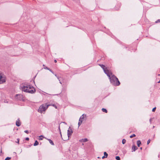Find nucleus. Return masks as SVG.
<instances>
[{
  "label": "nucleus",
  "instance_id": "obj_1",
  "mask_svg": "<svg viewBox=\"0 0 160 160\" xmlns=\"http://www.w3.org/2000/svg\"><path fill=\"white\" fill-rule=\"evenodd\" d=\"M22 91L30 93H34L36 91L33 87L30 85H21L20 86Z\"/></svg>",
  "mask_w": 160,
  "mask_h": 160
},
{
  "label": "nucleus",
  "instance_id": "obj_2",
  "mask_svg": "<svg viewBox=\"0 0 160 160\" xmlns=\"http://www.w3.org/2000/svg\"><path fill=\"white\" fill-rule=\"evenodd\" d=\"M109 76L108 77L111 83L116 86H119L120 85V82L118 78L114 75H112L111 72L109 73Z\"/></svg>",
  "mask_w": 160,
  "mask_h": 160
},
{
  "label": "nucleus",
  "instance_id": "obj_3",
  "mask_svg": "<svg viewBox=\"0 0 160 160\" xmlns=\"http://www.w3.org/2000/svg\"><path fill=\"white\" fill-rule=\"evenodd\" d=\"M50 105L42 104L40 106L38 109V112L42 113L43 112H45Z\"/></svg>",
  "mask_w": 160,
  "mask_h": 160
},
{
  "label": "nucleus",
  "instance_id": "obj_4",
  "mask_svg": "<svg viewBox=\"0 0 160 160\" xmlns=\"http://www.w3.org/2000/svg\"><path fill=\"white\" fill-rule=\"evenodd\" d=\"M6 77L0 72V84L5 82L6 81Z\"/></svg>",
  "mask_w": 160,
  "mask_h": 160
},
{
  "label": "nucleus",
  "instance_id": "obj_5",
  "mask_svg": "<svg viewBox=\"0 0 160 160\" xmlns=\"http://www.w3.org/2000/svg\"><path fill=\"white\" fill-rule=\"evenodd\" d=\"M99 65L103 69L104 73L107 74V76L109 77V73L111 72L108 70L106 68H105V66L104 65H103V64H99Z\"/></svg>",
  "mask_w": 160,
  "mask_h": 160
},
{
  "label": "nucleus",
  "instance_id": "obj_6",
  "mask_svg": "<svg viewBox=\"0 0 160 160\" xmlns=\"http://www.w3.org/2000/svg\"><path fill=\"white\" fill-rule=\"evenodd\" d=\"M24 96L22 94H16L15 98L19 100L24 101Z\"/></svg>",
  "mask_w": 160,
  "mask_h": 160
},
{
  "label": "nucleus",
  "instance_id": "obj_7",
  "mask_svg": "<svg viewBox=\"0 0 160 160\" xmlns=\"http://www.w3.org/2000/svg\"><path fill=\"white\" fill-rule=\"evenodd\" d=\"M73 132V131L72 130L70 129V127L69 128L68 130V138H69V137L72 135V133Z\"/></svg>",
  "mask_w": 160,
  "mask_h": 160
},
{
  "label": "nucleus",
  "instance_id": "obj_8",
  "mask_svg": "<svg viewBox=\"0 0 160 160\" xmlns=\"http://www.w3.org/2000/svg\"><path fill=\"white\" fill-rule=\"evenodd\" d=\"M16 125L18 127L20 126L21 125V123L20 122V120L19 118H18L17 120L16 121Z\"/></svg>",
  "mask_w": 160,
  "mask_h": 160
},
{
  "label": "nucleus",
  "instance_id": "obj_9",
  "mask_svg": "<svg viewBox=\"0 0 160 160\" xmlns=\"http://www.w3.org/2000/svg\"><path fill=\"white\" fill-rule=\"evenodd\" d=\"M88 141V140L87 138H84L81 139L79 140V141L81 142H85Z\"/></svg>",
  "mask_w": 160,
  "mask_h": 160
},
{
  "label": "nucleus",
  "instance_id": "obj_10",
  "mask_svg": "<svg viewBox=\"0 0 160 160\" xmlns=\"http://www.w3.org/2000/svg\"><path fill=\"white\" fill-rule=\"evenodd\" d=\"M132 149L133 150V151H135L138 149V148L135 145L132 146Z\"/></svg>",
  "mask_w": 160,
  "mask_h": 160
},
{
  "label": "nucleus",
  "instance_id": "obj_11",
  "mask_svg": "<svg viewBox=\"0 0 160 160\" xmlns=\"http://www.w3.org/2000/svg\"><path fill=\"white\" fill-rule=\"evenodd\" d=\"M48 140L49 141V143L52 145H54V143L53 142V141L50 139H48Z\"/></svg>",
  "mask_w": 160,
  "mask_h": 160
},
{
  "label": "nucleus",
  "instance_id": "obj_12",
  "mask_svg": "<svg viewBox=\"0 0 160 160\" xmlns=\"http://www.w3.org/2000/svg\"><path fill=\"white\" fill-rule=\"evenodd\" d=\"M137 144L138 147H139L141 144V142L140 140H138L137 141Z\"/></svg>",
  "mask_w": 160,
  "mask_h": 160
},
{
  "label": "nucleus",
  "instance_id": "obj_13",
  "mask_svg": "<svg viewBox=\"0 0 160 160\" xmlns=\"http://www.w3.org/2000/svg\"><path fill=\"white\" fill-rule=\"evenodd\" d=\"M38 144L39 143H38V141L37 140H36L34 144L33 145L34 146H37L38 145Z\"/></svg>",
  "mask_w": 160,
  "mask_h": 160
},
{
  "label": "nucleus",
  "instance_id": "obj_14",
  "mask_svg": "<svg viewBox=\"0 0 160 160\" xmlns=\"http://www.w3.org/2000/svg\"><path fill=\"white\" fill-rule=\"evenodd\" d=\"M102 111L104 112H105L106 113L107 112V110L105 108H102Z\"/></svg>",
  "mask_w": 160,
  "mask_h": 160
},
{
  "label": "nucleus",
  "instance_id": "obj_15",
  "mask_svg": "<svg viewBox=\"0 0 160 160\" xmlns=\"http://www.w3.org/2000/svg\"><path fill=\"white\" fill-rule=\"evenodd\" d=\"M84 116L83 114L82 116H81L79 118V121H80L81 120H82L83 119Z\"/></svg>",
  "mask_w": 160,
  "mask_h": 160
},
{
  "label": "nucleus",
  "instance_id": "obj_16",
  "mask_svg": "<svg viewBox=\"0 0 160 160\" xmlns=\"http://www.w3.org/2000/svg\"><path fill=\"white\" fill-rule=\"evenodd\" d=\"M126 142V140L124 139H123L122 140V142L123 144H124Z\"/></svg>",
  "mask_w": 160,
  "mask_h": 160
},
{
  "label": "nucleus",
  "instance_id": "obj_17",
  "mask_svg": "<svg viewBox=\"0 0 160 160\" xmlns=\"http://www.w3.org/2000/svg\"><path fill=\"white\" fill-rule=\"evenodd\" d=\"M104 156H105L106 158H107L108 156V154L106 152H104Z\"/></svg>",
  "mask_w": 160,
  "mask_h": 160
},
{
  "label": "nucleus",
  "instance_id": "obj_18",
  "mask_svg": "<svg viewBox=\"0 0 160 160\" xmlns=\"http://www.w3.org/2000/svg\"><path fill=\"white\" fill-rule=\"evenodd\" d=\"M51 105L50 106H53L55 108L57 109V106L55 104H50Z\"/></svg>",
  "mask_w": 160,
  "mask_h": 160
},
{
  "label": "nucleus",
  "instance_id": "obj_19",
  "mask_svg": "<svg viewBox=\"0 0 160 160\" xmlns=\"http://www.w3.org/2000/svg\"><path fill=\"white\" fill-rule=\"evenodd\" d=\"M135 136H136L134 134H133L132 135H131L130 136V138H132L133 137H135Z\"/></svg>",
  "mask_w": 160,
  "mask_h": 160
},
{
  "label": "nucleus",
  "instance_id": "obj_20",
  "mask_svg": "<svg viewBox=\"0 0 160 160\" xmlns=\"http://www.w3.org/2000/svg\"><path fill=\"white\" fill-rule=\"evenodd\" d=\"M115 158L117 160H120V158L119 156H116Z\"/></svg>",
  "mask_w": 160,
  "mask_h": 160
},
{
  "label": "nucleus",
  "instance_id": "obj_21",
  "mask_svg": "<svg viewBox=\"0 0 160 160\" xmlns=\"http://www.w3.org/2000/svg\"><path fill=\"white\" fill-rule=\"evenodd\" d=\"M82 122V121H81V122L79 121V122L78 123V126L79 127L81 124Z\"/></svg>",
  "mask_w": 160,
  "mask_h": 160
},
{
  "label": "nucleus",
  "instance_id": "obj_22",
  "mask_svg": "<svg viewBox=\"0 0 160 160\" xmlns=\"http://www.w3.org/2000/svg\"><path fill=\"white\" fill-rule=\"evenodd\" d=\"M11 158L10 157H7L5 159V160H9Z\"/></svg>",
  "mask_w": 160,
  "mask_h": 160
},
{
  "label": "nucleus",
  "instance_id": "obj_23",
  "mask_svg": "<svg viewBox=\"0 0 160 160\" xmlns=\"http://www.w3.org/2000/svg\"><path fill=\"white\" fill-rule=\"evenodd\" d=\"M17 141H16V142L19 144V138H18L17 139Z\"/></svg>",
  "mask_w": 160,
  "mask_h": 160
},
{
  "label": "nucleus",
  "instance_id": "obj_24",
  "mask_svg": "<svg viewBox=\"0 0 160 160\" xmlns=\"http://www.w3.org/2000/svg\"><path fill=\"white\" fill-rule=\"evenodd\" d=\"M156 107H155V108H153L152 109V111L153 112H155V110H156Z\"/></svg>",
  "mask_w": 160,
  "mask_h": 160
},
{
  "label": "nucleus",
  "instance_id": "obj_25",
  "mask_svg": "<svg viewBox=\"0 0 160 160\" xmlns=\"http://www.w3.org/2000/svg\"><path fill=\"white\" fill-rule=\"evenodd\" d=\"M24 132L27 134L29 133V131L28 130H25L24 131Z\"/></svg>",
  "mask_w": 160,
  "mask_h": 160
},
{
  "label": "nucleus",
  "instance_id": "obj_26",
  "mask_svg": "<svg viewBox=\"0 0 160 160\" xmlns=\"http://www.w3.org/2000/svg\"><path fill=\"white\" fill-rule=\"evenodd\" d=\"M150 139H149L147 141V144H148L150 143Z\"/></svg>",
  "mask_w": 160,
  "mask_h": 160
},
{
  "label": "nucleus",
  "instance_id": "obj_27",
  "mask_svg": "<svg viewBox=\"0 0 160 160\" xmlns=\"http://www.w3.org/2000/svg\"><path fill=\"white\" fill-rule=\"evenodd\" d=\"M50 72H51L53 74H54V72H53V71L51 69H50L49 68V70H48Z\"/></svg>",
  "mask_w": 160,
  "mask_h": 160
},
{
  "label": "nucleus",
  "instance_id": "obj_28",
  "mask_svg": "<svg viewBox=\"0 0 160 160\" xmlns=\"http://www.w3.org/2000/svg\"><path fill=\"white\" fill-rule=\"evenodd\" d=\"M45 69H47L48 70H49V68L47 67H45L44 68Z\"/></svg>",
  "mask_w": 160,
  "mask_h": 160
},
{
  "label": "nucleus",
  "instance_id": "obj_29",
  "mask_svg": "<svg viewBox=\"0 0 160 160\" xmlns=\"http://www.w3.org/2000/svg\"><path fill=\"white\" fill-rule=\"evenodd\" d=\"M159 22H160V19H158L156 22V23Z\"/></svg>",
  "mask_w": 160,
  "mask_h": 160
},
{
  "label": "nucleus",
  "instance_id": "obj_30",
  "mask_svg": "<svg viewBox=\"0 0 160 160\" xmlns=\"http://www.w3.org/2000/svg\"><path fill=\"white\" fill-rule=\"evenodd\" d=\"M152 118H151L149 120V122H150V124H151L152 123Z\"/></svg>",
  "mask_w": 160,
  "mask_h": 160
},
{
  "label": "nucleus",
  "instance_id": "obj_31",
  "mask_svg": "<svg viewBox=\"0 0 160 160\" xmlns=\"http://www.w3.org/2000/svg\"><path fill=\"white\" fill-rule=\"evenodd\" d=\"M25 139L26 140L28 141L29 140V138L27 137Z\"/></svg>",
  "mask_w": 160,
  "mask_h": 160
},
{
  "label": "nucleus",
  "instance_id": "obj_32",
  "mask_svg": "<svg viewBox=\"0 0 160 160\" xmlns=\"http://www.w3.org/2000/svg\"><path fill=\"white\" fill-rule=\"evenodd\" d=\"M106 158L105 156H103L102 157V159H104V158Z\"/></svg>",
  "mask_w": 160,
  "mask_h": 160
},
{
  "label": "nucleus",
  "instance_id": "obj_33",
  "mask_svg": "<svg viewBox=\"0 0 160 160\" xmlns=\"http://www.w3.org/2000/svg\"><path fill=\"white\" fill-rule=\"evenodd\" d=\"M55 76H56V77L58 79H59V77H58L57 76V75H56V74H55Z\"/></svg>",
  "mask_w": 160,
  "mask_h": 160
},
{
  "label": "nucleus",
  "instance_id": "obj_34",
  "mask_svg": "<svg viewBox=\"0 0 160 160\" xmlns=\"http://www.w3.org/2000/svg\"><path fill=\"white\" fill-rule=\"evenodd\" d=\"M59 82L60 83H61V84H62V83L60 81V80H59Z\"/></svg>",
  "mask_w": 160,
  "mask_h": 160
},
{
  "label": "nucleus",
  "instance_id": "obj_35",
  "mask_svg": "<svg viewBox=\"0 0 160 160\" xmlns=\"http://www.w3.org/2000/svg\"><path fill=\"white\" fill-rule=\"evenodd\" d=\"M54 62H57V60H54Z\"/></svg>",
  "mask_w": 160,
  "mask_h": 160
},
{
  "label": "nucleus",
  "instance_id": "obj_36",
  "mask_svg": "<svg viewBox=\"0 0 160 160\" xmlns=\"http://www.w3.org/2000/svg\"><path fill=\"white\" fill-rule=\"evenodd\" d=\"M58 128H59V130H60V126H59Z\"/></svg>",
  "mask_w": 160,
  "mask_h": 160
},
{
  "label": "nucleus",
  "instance_id": "obj_37",
  "mask_svg": "<svg viewBox=\"0 0 160 160\" xmlns=\"http://www.w3.org/2000/svg\"><path fill=\"white\" fill-rule=\"evenodd\" d=\"M40 137H43V136H42V135H41V136H40Z\"/></svg>",
  "mask_w": 160,
  "mask_h": 160
},
{
  "label": "nucleus",
  "instance_id": "obj_38",
  "mask_svg": "<svg viewBox=\"0 0 160 160\" xmlns=\"http://www.w3.org/2000/svg\"><path fill=\"white\" fill-rule=\"evenodd\" d=\"M140 149L142 150V148L141 147L140 148Z\"/></svg>",
  "mask_w": 160,
  "mask_h": 160
},
{
  "label": "nucleus",
  "instance_id": "obj_39",
  "mask_svg": "<svg viewBox=\"0 0 160 160\" xmlns=\"http://www.w3.org/2000/svg\"><path fill=\"white\" fill-rule=\"evenodd\" d=\"M42 138H39V140H42Z\"/></svg>",
  "mask_w": 160,
  "mask_h": 160
},
{
  "label": "nucleus",
  "instance_id": "obj_40",
  "mask_svg": "<svg viewBox=\"0 0 160 160\" xmlns=\"http://www.w3.org/2000/svg\"><path fill=\"white\" fill-rule=\"evenodd\" d=\"M98 158H100V157H98Z\"/></svg>",
  "mask_w": 160,
  "mask_h": 160
},
{
  "label": "nucleus",
  "instance_id": "obj_41",
  "mask_svg": "<svg viewBox=\"0 0 160 160\" xmlns=\"http://www.w3.org/2000/svg\"><path fill=\"white\" fill-rule=\"evenodd\" d=\"M154 127H155V126H153V128H154Z\"/></svg>",
  "mask_w": 160,
  "mask_h": 160
},
{
  "label": "nucleus",
  "instance_id": "obj_42",
  "mask_svg": "<svg viewBox=\"0 0 160 160\" xmlns=\"http://www.w3.org/2000/svg\"><path fill=\"white\" fill-rule=\"evenodd\" d=\"M158 76H160V74H158Z\"/></svg>",
  "mask_w": 160,
  "mask_h": 160
},
{
  "label": "nucleus",
  "instance_id": "obj_43",
  "mask_svg": "<svg viewBox=\"0 0 160 160\" xmlns=\"http://www.w3.org/2000/svg\"><path fill=\"white\" fill-rule=\"evenodd\" d=\"M60 133L61 135V132H60Z\"/></svg>",
  "mask_w": 160,
  "mask_h": 160
},
{
  "label": "nucleus",
  "instance_id": "obj_44",
  "mask_svg": "<svg viewBox=\"0 0 160 160\" xmlns=\"http://www.w3.org/2000/svg\"><path fill=\"white\" fill-rule=\"evenodd\" d=\"M81 121H82V120H81L80 122H81Z\"/></svg>",
  "mask_w": 160,
  "mask_h": 160
},
{
  "label": "nucleus",
  "instance_id": "obj_45",
  "mask_svg": "<svg viewBox=\"0 0 160 160\" xmlns=\"http://www.w3.org/2000/svg\"><path fill=\"white\" fill-rule=\"evenodd\" d=\"M43 66H45L44 65H43Z\"/></svg>",
  "mask_w": 160,
  "mask_h": 160
}]
</instances>
